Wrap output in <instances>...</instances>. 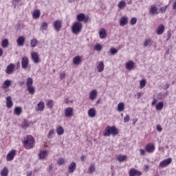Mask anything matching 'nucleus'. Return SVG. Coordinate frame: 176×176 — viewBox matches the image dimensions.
Segmentation results:
<instances>
[{
    "mask_svg": "<svg viewBox=\"0 0 176 176\" xmlns=\"http://www.w3.org/2000/svg\"><path fill=\"white\" fill-rule=\"evenodd\" d=\"M169 87H170V85L168 84H166L164 85V90H167V89H168Z\"/></svg>",
    "mask_w": 176,
    "mask_h": 176,
    "instance_id": "e2e57ef3",
    "label": "nucleus"
},
{
    "mask_svg": "<svg viewBox=\"0 0 176 176\" xmlns=\"http://www.w3.org/2000/svg\"><path fill=\"white\" fill-rule=\"evenodd\" d=\"M24 42H25V37L21 36L16 39V43L18 46H24Z\"/></svg>",
    "mask_w": 176,
    "mask_h": 176,
    "instance_id": "f3484780",
    "label": "nucleus"
},
{
    "mask_svg": "<svg viewBox=\"0 0 176 176\" xmlns=\"http://www.w3.org/2000/svg\"><path fill=\"white\" fill-rule=\"evenodd\" d=\"M10 85H12V81L10 80H6L2 85V89H8L10 87Z\"/></svg>",
    "mask_w": 176,
    "mask_h": 176,
    "instance_id": "393cba45",
    "label": "nucleus"
},
{
    "mask_svg": "<svg viewBox=\"0 0 176 176\" xmlns=\"http://www.w3.org/2000/svg\"><path fill=\"white\" fill-rule=\"evenodd\" d=\"M104 62L100 61L99 62L98 66H97V69H98V72H102V71H104Z\"/></svg>",
    "mask_w": 176,
    "mask_h": 176,
    "instance_id": "bb28decb",
    "label": "nucleus"
},
{
    "mask_svg": "<svg viewBox=\"0 0 176 176\" xmlns=\"http://www.w3.org/2000/svg\"><path fill=\"white\" fill-rule=\"evenodd\" d=\"M28 126H29L28 121H27V120H24L23 122V129H27V127H28Z\"/></svg>",
    "mask_w": 176,
    "mask_h": 176,
    "instance_id": "603ef678",
    "label": "nucleus"
},
{
    "mask_svg": "<svg viewBox=\"0 0 176 176\" xmlns=\"http://www.w3.org/2000/svg\"><path fill=\"white\" fill-rule=\"evenodd\" d=\"M96 171V165L94 164H91L90 167L89 168V173L93 174Z\"/></svg>",
    "mask_w": 176,
    "mask_h": 176,
    "instance_id": "ea45409f",
    "label": "nucleus"
},
{
    "mask_svg": "<svg viewBox=\"0 0 176 176\" xmlns=\"http://www.w3.org/2000/svg\"><path fill=\"white\" fill-rule=\"evenodd\" d=\"M97 94L98 92L96 89L92 90L89 94V99H91V101H94V100L97 98Z\"/></svg>",
    "mask_w": 176,
    "mask_h": 176,
    "instance_id": "412c9836",
    "label": "nucleus"
},
{
    "mask_svg": "<svg viewBox=\"0 0 176 176\" xmlns=\"http://www.w3.org/2000/svg\"><path fill=\"white\" fill-rule=\"evenodd\" d=\"M9 175V170L8 168L4 167L3 169L1 170V176H8Z\"/></svg>",
    "mask_w": 176,
    "mask_h": 176,
    "instance_id": "c9c22d12",
    "label": "nucleus"
},
{
    "mask_svg": "<svg viewBox=\"0 0 176 176\" xmlns=\"http://www.w3.org/2000/svg\"><path fill=\"white\" fill-rule=\"evenodd\" d=\"M54 135V130H50L48 133V138H53V135Z\"/></svg>",
    "mask_w": 176,
    "mask_h": 176,
    "instance_id": "3c124183",
    "label": "nucleus"
},
{
    "mask_svg": "<svg viewBox=\"0 0 176 176\" xmlns=\"http://www.w3.org/2000/svg\"><path fill=\"white\" fill-rule=\"evenodd\" d=\"M146 151L148 153H152L155 152V144H153V143H148L146 146Z\"/></svg>",
    "mask_w": 176,
    "mask_h": 176,
    "instance_id": "f8f14e48",
    "label": "nucleus"
},
{
    "mask_svg": "<svg viewBox=\"0 0 176 176\" xmlns=\"http://www.w3.org/2000/svg\"><path fill=\"white\" fill-rule=\"evenodd\" d=\"M129 176H142V172L136 170L135 168H131L129 172Z\"/></svg>",
    "mask_w": 176,
    "mask_h": 176,
    "instance_id": "6e6552de",
    "label": "nucleus"
},
{
    "mask_svg": "<svg viewBox=\"0 0 176 176\" xmlns=\"http://www.w3.org/2000/svg\"><path fill=\"white\" fill-rule=\"evenodd\" d=\"M57 163L58 166H63V164H65V160L64 158H60L59 160H58Z\"/></svg>",
    "mask_w": 176,
    "mask_h": 176,
    "instance_id": "de8ad7c7",
    "label": "nucleus"
},
{
    "mask_svg": "<svg viewBox=\"0 0 176 176\" xmlns=\"http://www.w3.org/2000/svg\"><path fill=\"white\" fill-rule=\"evenodd\" d=\"M164 32V25H160L156 30V34L157 35H162Z\"/></svg>",
    "mask_w": 176,
    "mask_h": 176,
    "instance_id": "5701e85b",
    "label": "nucleus"
},
{
    "mask_svg": "<svg viewBox=\"0 0 176 176\" xmlns=\"http://www.w3.org/2000/svg\"><path fill=\"white\" fill-rule=\"evenodd\" d=\"M173 159L169 157L168 159L164 160L161 161L159 165L160 168H164V167H167V166H170V164L172 163Z\"/></svg>",
    "mask_w": 176,
    "mask_h": 176,
    "instance_id": "20e7f679",
    "label": "nucleus"
},
{
    "mask_svg": "<svg viewBox=\"0 0 176 176\" xmlns=\"http://www.w3.org/2000/svg\"><path fill=\"white\" fill-rule=\"evenodd\" d=\"M56 133L58 135H63L64 134V128L63 126L58 125L56 127Z\"/></svg>",
    "mask_w": 176,
    "mask_h": 176,
    "instance_id": "c756f323",
    "label": "nucleus"
},
{
    "mask_svg": "<svg viewBox=\"0 0 176 176\" xmlns=\"http://www.w3.org/2000/svg\"><path fill=\"white\" fill-rule=\"evenodd\" d=\"M127 23H129V19L127 16H122L120 19V25H121V27H124Z\"/></svg>",
    "mask_w": 176,
    "mask_h": 176,
    "instance_id": "a211bd4d",
    "label": "nucleus"
},
{
    "mask_svg": "<svg viewBox=\"0 0 176 176\" xmlns=\"http://www.w3.org/2000/svg\"><path fill=\"white\" fill-rule=\"evenodd\" d=\"M110 52L111 53V54H116V53H118V50L115 48H111Z\"/></svg>",
    "mask_w": 176,
    "mask_h": 176,
    "instance_id": "5fc2aeb1",
    "label": "nucleus"
},
{
    "mask_svg": "<svg viewBox=\"0 0 176 176\" xmlns=\"http://www.w3.org/2000/svg\"><path fill=\"white\" fill-rule=\"evenodd\" d=\"M62 24H63V21L61 20H56L55 21H54V28L55 31H60V30H61L62 28Z\"/></svg>",
    "mask_w": 176,
    "mask_h": 176,
    "instance_id": "0eeeda50",
    "label": "nucleus"
},
{
    "mask_svg": "<svg viewBox=\"0 0 176 176\" xmlns=\"http://www.w3.org/2000/svg\"><path fill=\"white\" fill-rule=\"evenodd\" d=\"M37 45H38V39L34 38L30 40L31 47H36Z\"/></svg>",
    "mask_w": 176,
    "mask_h": 176,
    "instance_id": "2f4dec72",
    "label": "nucleus"
},
{
    "mask_svg": "<svg viewBox=\"0 0 176 176\" xmlns=\"http://www.w3.org/2000/svg\"><path fill=\"white\" fill-rule=\"evenodd\" d=\"M135 63L133 60H129L125 63V67L129 71H131L134 69Z\"/></svg>",
    "mask_w": 176,
    "mask_h": 176,
    "instance_id": "ddd939ff",
    "label": "nucleus"
},
{
    "mask_svg": "<svg viewBox=\"0 0 176 176\" xmlns=\"http://www.w3.org/2000/svg\"><path fill=\"white\" fill-rule=\"evenodd\" d=\"M140 89H144V87L145 86H146V80L143 79L142 80L140 81Z\"/></svg>",
    "mask_w": 176,
    "mask_h": 176,
    "instance_id": "37998d69",
    "label": "nucleus"
},
{
    "mask_svg": "<svg viewBox=\"0 0 176 176\" xmlns=\"http://www.w3.org/2000/svg\"><path fill=\"white\" fill-rule=\"evenodd\" d=\"M32 83H34V80H32V78L28 77V79L26 80V86H27V87H32Z\"/></svg>",
    "mask_w": 176,
    "mask_h": 176,
    "instance_id": "f704fd0d",
    "label": "nucleus"
},
{
    "mask_svg": "<svg viewBox=\"0 0 176 176\" xmlns=\"http://www.w3.org/2000/svg\"><path fill=\"white\" fill-rule=\"evenodd\" d=\"M118 6L119 9H123V8L126 7V2L124 1H121L118 3Z\"/></svg>",
    "mask_w": 176,
    "mask_h": 176,
    "instance_id": "79ce46f5",
    "label": "nucleus"
},
{
    "mask_svg": "<svg viewBox=\"0 0 176 176\" xmlns=\"http://www.w3.org/2000/svg\"><path fill=\"white\" fill-rule=\"evenodd\" d=\"M83 28V25L80 22L76 21L73 23L72 26V32L73 34H79Z\"/></svg>",
    "mask_w": 176,
    "mask_h": 176,
    "instance_id": "7ed1b4c3",
    "label": "nucleus"
},
{
    "mask_svg": "<svg viewBox=\"0 0 176 176\" xmlns=\"http://www.w3.org/2000/svg\"><path fill=\"white\" fill-rule=\"evenodd\" d=\"M94 49L97 52H101V50H102V45H101L100 44H96L94 47Z\"/></svg>",
    "mask_w": 176,
    "mask_h": 176,
    "instance_id": "49530a36",
    "label": "nucleus"
},
{
    "mask_svg": "<svg viewBox=\"0 0 176 176\" xmlns=\"http://www.w3.org/2000/svg\"><path fill=\"white\" fill-rule=\"evenodd\" d=\"M118 135L119 131L118 129L115 126H108L105 129V133L104 134V137H109V135Z\"/></svg>",
    "mask_w": 176,
    "mask_h": 176,
    "instance_id": "f03ea898",
    "label": "nucleus"
},
{
    "mask_svg": "<svg viewBox=\"0 0 176 176\" xmlns=\"http://www.w3.org/2000/svg\"><path fill=\"white\" fill-rule=\"evenodd\" d=\"M27 176H32V172H28L27 173Z\"/></svg>",
    "mask_w": 176,
    "mask_h": 176,
    "instance_id": "338daca9",
    "label": "nucleus"
},
{
    "mask_svg": "<svg viewBox=\"0 0 176 176\" xmlns=\"http://www.w3.org/2000/svg\"><path fill=\"white\" fill-rule=\"evenodd\" d=\"M138 120L137 119V118H134L133 120V124H135V123H137V121H138Z\"/></svg>",
    "mask_w": 176,
    "mask_h": 176,
    "instance_id": "774afa93",
    "label": "nucleus"
},
{
    "mask_svg": "<svg viewBox=\"0 0 176 176\" xmlns=\"http://www.w3.org/2000/svg\"><path fill=\"white\" fill-rule=\"evenodd\" d=\"M99 37L100 39L107 38V31L104 28H100L99 30Z\"/></svg>",
    "mask_w": 176,
    "mask_h": 176,
    "instance_id": "6ab92c4d",
    "label": "nucleus"
},
{
    "mask_svg": "<svg viewBox=\"0 0 176 176\" xmlns=\"http://www.w3.org/2000/svg\"><path fill=\"white\" fill-rule=\"evenodd\" d=\"M40 30H41V31H46V30H47V23H46V22H43V23H41Z\"/></svg>",
    "mask_w": 176,
    "mask_h": 176,
    "instance_id": "e433bc0d",
    "label": "nucleus"
},
{
    "mask_svg": "<svg viewBox=\"0 0 176 176\" xmlns=\"http://www.w3.org/2000/svg\"><path fill=\"white\" fill-rule=\"evenodd\" d=\"M82 63V57L80 56H76L73 58V64L74 65H79Z\"/></svg>",
    "mask_w": 176,
    "mask_h": 176,
    "instance_id": "aec40b11",
    "label": "nucleus"
},
{
    "mask_svg": "<svg viewBox=\"0 0 176 176\" xmlns=\"http://www.w3.org/2000/svg\"><path fill=\"white\" fill-rule=\"evenodd\" d=\"M156 102H157V99H154L153 101L151 103V105L153 107L155 105H156Z\"/></svg>",
    "mask_w": 176,
    "mask_h": 176,
    "instance_id": "680f3d73",
    "label": "nucleus"
},
{
    "mask_svg": "<svg viewBox=\"0 0 176 176\" xmlns=\"http://www.w3.org/2000/svg\"><path fill=\"white\" fill-rule=\"evenodd\" d=\"M31 58H32V60H33V63H34V64H38V63H39V54H38V53L35 52H32Z\"/></svg>",
    "mask_w": 176,
    "mask_h": 176,
    "instance_id": "1a4fd4ad",
    "label": "nucleus"
},
{
    "mask_svg": "<svg viewBox=\"0 0 176 176\" xmlns=\"http://www.w3.org/2000/svg\"><path fill=\"white\" fill-rule=\"evenodd\" d=\"M21 112H23V109L20 107H16L14 110V115H16L17 116H20Z\"/></svg>",
    "mask_w": 176,
    "mask_h": 176,
    "instance_id": "c85d7f7f",
    "label": "nucleus"
},
{
    "mask_svg": "<svg viewBox=\"0 0 176 176\" xmlns=\"http://www.w3.org/2000/svg\"><path fill=\"white\" fill-rule=\"evenodd\" d=\"M151 43H152V40L151 38H146L144 40L143 45H144V47H148V46H149V45H151Z\"/></svg>",
    "mask_w": 176,
    "mask_h": 176,
    "instance_id": "58836bf2",
    "label": "nucleus"
},
{
    "mask_svg": "<svg viewBox=\"0 0 176 176\" xmlns=\"http://www.w3.org/2000/svg\"><path fill=\"white\" fill-rule=\"evenodd\" d=\"M46 105L47 107V108H49L50 109H52V108H53V100H48Z\"/></svg>",
    "mask_w": 176,
    "mask_h": 176,
    "instance_id": "c03bdc74",
    "label": "nucleus"
},
{
    "mask_svg": "<svg viewBox=\"0 0 176 176\" xmlns=\"http://www.w3.org/2000/svg\"><path fill=\"white\" fill-rule=\"evenodd\" d=\"M2 47L6 48L9 46V41L8 39H4L1 42Z\"/></svg>",
    "mask_w": 176,
    "mask_h": 176,
    "instance_id": "a19ab883",
    "label": "nucleus"
},
{
    "mask_svg": "<svg viewBox=\"0 0 176 176\" xmlns=\"http://www.w3.org/2000/svg\"><path fill=\"white\" fill-rule=\"evenodd\" d=\"M127 159V156L126 155H118L117 157V160L122 163V162H124Z\"/></svg>",
    "mask_w": 176,
    "mask_h": 176,
    "instance_id": "4c0bfd02",
    "label": "nucleus"
},
{
    "mask_svg": "<svg viewBox=\"0 0 176 176\" xmlns=\"http://www.w3.org/2000/svg\"><path fill=\"white\" fill-rule=\"evenodd\" d=\"M6 107L7 108H12L13 107V101H12V97L10 96L6 98Z\"/></svg>",
    "mask_w": 176,
    "mask_h": 176,
    "instance_id": "b1692460",
    "label": "nucleus"
},
{
    "mask_svg": "<svg viewBox=\"0 0 176 176\" xmlns=\"http://www.w3.org/2000/svg\"><path fill=\"white\" fill-rule=\"evenodd\" d=\"M149 13L151 14H159V12H157V7L155 5L151 6L149 10Z\"/></svg>",
    "mask_w": 176,
    "mask_h": 176,
    "instance_id": "4be33fe9",
    "label": "nucleus"
},
{
    "mask_svg": "<svg viewBox=\"0 0 176 176\" xmlns=\"http://www.w3.org/2000/svg\"><path fill=\"white\" fill-rule=\"evenodd\" d=\"M33 19H39V17H41V11L38 10H35L33 12Z\"/></svg>",
    "mask_w": 176,
    "mask_h": 176,
    "instance_id": "473e14b6",
    "label": "nucleus"
},
{
    "mask_svg": "<svg viewBox=\"0 0 176 176\" xmlns=\"http://www.w3.org/2000/svg\"><path fill=\"white\" fill-rule=\"evenodd\" d=\"M28 91H29L30 94H35V88L34 87H28Z\"/></svg>",
    "mask_w": 176,
    "mask_h": 176,
    "instance_id": "a18cd8bd",
    "label": "nucleus"
},
{
    "mask_svg": "<svg viewBox=\"0 0 176 176\" xmlns=\"http://www.w3.org/2000/svg\"><path fill=\"white\" fill-rule=\"evenodd\" d=\"M67 170L69 174H72V173H74L76 170V163H75L74 162H71L67 168Z\"/></svg>",
    "mask_w": 176,
    "mask_h": 176,
    "instance_id": "9d476101",
    "label": "nucleus"
},
{
    "mask_svg": "<svg viewBox=\"0 0 176 176\" xmlns=\"http://www.w3.org/2000/svg\"><path fill=\"white\" fill-rule=\"evenodd\" d=\"M23 146L25 149H32L35 146V140L32 135H28L24 138Z\"/></svg>",
    "mask_w": 176,
    "mask_h": 176,
    "instance_id": "f257e3e1",
    "label": "nucleus"
},
{
    "mask_svg": "<svg viewBox=\"0 0 176 176\" xmlns=\"http://www.w3.org/2000/svg\"><path fill=\"white\" fill-rule=\"evenodd\" d=\"M130 23H131V25H135L137 23V18H135V17L131 18Z\"/></svg>",
    "mask_w": 176,
    "mask_h": 176,
    "instance_id": "09e8293b",
    "label": "nucleus"
},
{
    "mask_svg": "<svg viewBox=\"0 0 176 176\" xmlns=\"http://www.w3.org/2000/svg\"><path fill=\"white\" fill-rule=\"evenodd\" d=\"M14 72V65L13 63H10L9 65L7 66L6 69V74L10 75V74H13Z\"/></svg>",
    "mask_w": 176,
    "mask_h": 176,
    "instance_id": "2eb2a0df",
    "label": "nucleus"
},
{
    "mask_svg": "<svg viewBox=\"0 0 176 176\" xmlns=\"http://www.w3.org/2000/svg\"><path fill=\"white\" fill-rule=\"evenodd\" d=\"M47 155V151H41L38 154V157L41 160L45 159Z\"/></svg>",
    "mask_w": 176,
    "mask_h": 176,
    "instance_id": "a878e982",
    "label": "nucleus"
},
{
    "mask_svg": "<svg viewBox=\"0 0 176 176\" xmlns=\"http://www.w3.org/2000/svg\"><path fill=\"white\" fill-rule=\"evenodd\" d=\"M77 23H80L81 21H85V23H87V18H86V16L83 13H80L78 15H77Z\"/></svg>",
    "mask_w": 176,
    "mask_h": 176,
    "instance_id": "9b49d317",
    "label": "nucleus"
},
{
    "mask_svg": "<svg viewBox=\"0 0 176 176\" xmlns=\"http://www.w3.org/2000/svg\"><path fill=\"white\" fill-rule=\"evenodd\" d=\"M170 38H171V31L168 30V38L166 41H170Z\"/></svg>",
    "mask_w": 176,
    "mask_h": 176,
    "instance_id": "4d7b16f0",
    "label": "nucleus"
},
{
    "mask_svg": "<svg viewBox=\"0 0 176 176\" xmlns=\"http://www.w3.org/2000/svg\"><path fill=\"white\" fill-rule=\"evenodd\" d=\"M130 121V116L126 115L124 118V123H128V122Z\"/></svg>",
    "mask_w": 176,
    "mask_h": 176,
    "instance_id": "864d4df0",
    "label": "nucleus"
},
{
    "mask_svg": "<svg viewBox=\"0 0 176 176\" xmlns=\"http://www.w3.org/2000/svg\"><path fill=\"white\" fill-rule=\"evenodd\" d=\"M157 131H163V129L162 128V126L160 125H157Z\"/></svg>",
    "mask_w": 176,
    "mask_h": 176,
    "instance_id": "bf43d9fd",
    "label": "nucleus"
},
{
    "mask_svg": "<svg viewBox=\"0 0 176 176\" xmlns=\"http://www.w3.org/2000/svg\"><path fill=\"white\" fill-rule=\"evenodd\" d=\"M167 8H168V6H166L165 7H161L160 8V11L162 14L166 13V10H167Z\"/></svg>",
    "mask_w": 176,
    "mask_h": 176,
    "instance_id": "8fccbe9b",
    "label": "nucleus"
},
{
    "mask_svg": "<svg viewBox=\"0 0 176 176\" xmlns=\"http://www.w3.org/2000/svg\"><path fill=\"white\" fill-rule=\"evenodd\" d=\"M140 155H141L142 156L145 155V150L141 148V149L140 150Z\"/></svg>",
    "mask_w": 176,
    "mask_h": 176,
    "instance_id": "13d9d810",
    "label": "nucleus"
},
{
    "mask_svg": "<svg viewBox=\"0 0 176 176\" xmlns=\"http://www.w3.org/2000/svg\"><path fill=\"white\" fill-rule=\"evenodd\" d=\"M85 159H86V157L85 155L81 156L80 160L82 162H85Z\"/></svg>",
    "mask_w": 176,
    "mask_h": 176,
    "instance_id": "69168bd1",
    "label": "nucleus"
},
{
    "mask_svg": "<svg viewBox=\"0 0 176 176\" xmlns=\"http://www.w3.org/2000/svg\"><path fill=\"white\" fill-rule=\"evenodd\" d=\"M72 115H74V109H72V107H67L65 110V116L66 118H71Z\"/></svg>",
    "mask_w": 176,
    "mask_h": 176,
    "instance_id": "4468645a",
    "label": "nucleus"
},
{
    "mask_svg": "<svg viewBox=\"0 0 176 176\" xmlns=\"http://www.w3.org/2000/svg\"><path fill=\"white\" fill-rule=\"evenodd\" d=\"M163 107H164V104L163 103V102H159L155 105V109L157 111H162V109H163Z\"/></svg>",
    "mask_w": 176,
    "mask_h": 176,
    "instance_id": "72a5a7b5",
    "label": "nucleus"
},
{
    "mask_svg": "<svg viewBox=\"0 0 176 176\" xmlns=\"http://www.w3.org/2000/svg\"><path fill=\"white\" fill-rule=\"evenodd\" d=\"M117 109L118 112H123V111H124V103L120 102L117 106Z\"/></svg>",
    "mask_w": 176,
    "mask_h": 176,
    "instance_id": "7c9ffc66",
    "label": "nucleus"
},
{
    "mask_svg": "<svg viewBox=\"0 0 176 176\" xmlns=\"http://www.w3.org/2000/svg\"><path fill=\"white\" fill-rule=\"evenodd\" d=\"M36 111L42 112L45 109V102L41 101L37 104V107L35 108Z\"/></svg>",
    "mask_w": 176,
    "mask_h": 176,
    "instance_id": "dca6fc26",
    "label": "nucleus"
},
{
    "mask_svg": "<svg viewBox=\"0 0 176 176\" xmlns=\"http://www.w3.org/2000/svg\"><path fill=\"white\" fill-rule=\"evenodd\" d=\"M137 98H141V96H142V93L138 92L136 95Z\"/></svg>",
    "mask_w": 176,
    "mask_h": 176,
    "instance_id": "052dcab7",
    "label": "nucleus"
},
{
    "mask_svg": "<svg viewBox=\"0 0 176 176\" xmlns=\"http://www.w3.org/2000/svg\"><path fill=\"white\" fill-rule=\"evenodd\" d=\"M144 168H145L146 171H148V170H149V166L144 165Z\"/></svg>",
    "mask_w": 176,
    "mask_h": 176,
    "instance_id": "0e129e2a",
    "label": "nucleus"
},
{
    "mask_svg": "<svg viewBox=\"0 0 176 176\" xmlns=\"http://www.w3.org/2000/svg\"><path fill=\"white\" fill-rule=\"evenodd\" d=\"M60 79H65V72H61L60 74Z\"/></svg>",
    "mask_w": 176,
    "mask_h": 176,
    "instance_id": "6e6d98bb",
    "label": "nucleus"
},
{
    "mask_svg": "<svg viewBox=\"0 0 176 176\" xmlns=\"http://www.w3.org/2000/svg\"><path fill=\"white\" fill-rule=\"evenodd\" d=\"M16 150L12 149L8 153L6 157L7 162H12V160L14 159V157L16 156Z\"/></svg>",
    "mask_w": 176,
    "mask_h": 176,
    "instance_id": "423d86ee",
    "label": "nucleus"
},
{
    "mask_svg": "<svg viewBox=\"0 0 176 176\" xmlns=\"http://www.w3.org/2000/svg\"><path fill=\"white\" fill-rule=\"evenodd\" d=\"M88 116L89 118H95L96 117V109H90L88 110Z\"/></svg>",
    "mask_w": 176,
    "mask_h": 176,
    "instance_id": "cd10ccee",
    "label": "nucleus"
},
{
    "mask_svg": "<svg viewBox=\"0 0 176 176\" xmlns=\"http://www.w3.org/2000/svg\"><path fill=\"white\" fill-rule=\"evenodd\" d=\"M30 64V60L27 56H23L21 59V67L23 69H27Z\"/></svg>",
    "mask_w": 176,
    "mask_h": 176,
    "instance_id": "39448f33",
    "label": "nucleus"
}]
</instances>
